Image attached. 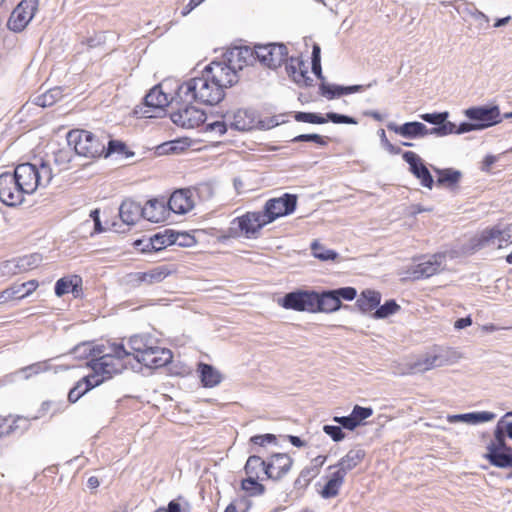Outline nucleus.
<instances>
[{
	"mask_svg": "<svg viewBox=\"0 0 512 512\" xmlns=\"http://www.w3.org/2000/svg\"><path fill=\"white\" fill-rule=\"evenodd\" d=\"M345 476L336 471L331 475V478L324 485L321 496L325 499L333 498L338 495L339 488L344 482Z\"/></svg>",
	"mask_w": 512,
	"mask_h": 512,
	"instance_id": "nucleus-44",
	"label": "nucleus"
},
{
	"mask_svg": "<svg viewBox=\"0 0 512 512\" xmlns=\"http://www.w3.org/2000/svg\"><path fill=\"white\" fill-rule=\"evenodd\" d=\"M318 474V470L309 464L301 470L299 476L295 480V486L306 487L316 476H318Z\"/></svg>",
	"mask_w": 512,
	"mask_h": 512,
	"instance_id": "nucleus-55",
	"label": "nucleus"
},
{
	"mask_svg": "<svg viewBox=\"0 0 512 512\" xmlns=\"http://www.w3.org/2000/svg\"><path fill=\"white\" fill-rule=\"evenodd\" d=\"M67 143L79 156L95 159L105 151V137L93 132L75 129L67 133Z\"/></svg>",
	"mask_w": 512,
	"mask_h": 512,
	"instance_id": "nucleus-4",
	"label": "nucleus"
},
{
	"mask_svg": "<svg viewBox=\"0 0 512 512\" xmlns=\"http://www.w3.org/2000/svg\"><path fill=\"white\" fill-rule=\"evenodd\" d=\"M381 302V294L374 290H364L356 301V305L363 313L377 309Z\"/></svg>",
	"mask_w": 512,
	"mask_h": 512,
	"instance_id": "nucleus-39",
	"label": "nucleus"
},
{
	"mask_svg": "<svg viewBox=\"0 0 512 512\" xmlns=\"http://www.w3.org/2000/svg\"><path fill=\"white\" fill-rule=\"evenodd\" d=\"M339 89H341V85L330 84L327 82H321L319 85L321 96L327 98L328 100L340 97L341 93Z\"/></svg>",
	"mask_w": 512,
	"mask_h": 512,
	"instance_id": "nucleus-56",
	"label": "nucleus"
},
{
	"mask_svg": "<svg viewBox=\"0 0 512 512\" xmlns=\"http://www.w3.org/2000/svg\"><path fill=\"white\" fill-rule=\"evenodd\" d=\"M174 237L176 241L174 245L180 247H191L195 244V238L186 232H176L173 230Z\"/></svg>",
	"mask_w": 512,
	"mask_h": 512,
	"instance_id": "nucleus-59",
	"label": "nucleus"
},
{
	"mask_svg": "<svg viewBox=\"0 0 512 512\" xmlns=\"http://www.w3.org/2000/svg\"><path fill=\"white\" fill-rule=\"evenodd\" d=\"M112 154H118L123 156L124 158H129L134 155V152L129 151L124 142L111 139L108 141L107 146H105V151L102 156L107 158Z\"/></svg>",
	"mask_w": 512,
	"mask_h": 512,
	"instance_id": "nucleus-48",
	"label": "nucleus"
},
{
	"mask_svg": "<svg viewBox=\"0 0 512 512\" xmlns=\"http://www.w3.org/2000/svg\"><path fill=\"white\" fill-rule=\"evenodd\" d=\"M180 143V141L165 142L157 147V153L159 155L177 153L179 150L183 149V147L179 146Z\"/></svg>",
	"mask_w": 512,
	"mask_h": 512,
	"instance_id": "nucleus-62",
	"label": "nucleus"
},
{
	"mask_svg": "<svg viewBox=\"0 0 512 512\" xmlns=\"http://www.w3.org/2000/svg\"><path fill=\"white\" fill-rule=\"evenodd\" d=\"M484 455L488 462L497 468H512V447L506 441L492 439L486 447Z\"/></svg>",
	"mask_w": 512,
	"mask_h": 512,
	"instance_id": "nucleus-14",
	"label": "nucleus"
},
{
	"mask_svg": "<svg viewBox=\"0 0 512 512\" xmlns=\"http://www.w3.org/2000/svg\"><path fill=\"white\" fill-rule=\"evenodd\" d=\"M231 224L237 225L236 228L234 226L229 228L231 236L237 235V230H240L246 235V237H250L260 231L268 224V222H266V217L263 211H255L247 212L246 214L235 218Z\"/></svg>",
	"mask_w": 512,
	"mask_h": 512,
	"instance_id": "nucleus-13",
	"label": "nucleus"
},
{
	"mask_svg": "<svg viewBox=\"0 0 512 512\" xmlns=\"http://www.w3.org/2000/svg\"><path fill=\"white\" fill-rule=\"evenodd\" d=\"M294 118L297 122L311 123V124H324L331 121L335 124H353L356 125L358 121L351 116L339 114L336 112H328L325 116L313 112H296Z\"/></svg>",
	"mask_w": 512,
	"mask_h": 512,
	"instance_id": "nucleus-15",
	"label": "nucleus"
},
{
	"mask_svg": "<svg viewBox=\"0 0 512 512\" xmlns=\"http://www.w3.org/2000/svg\"><path fill=\"white\" fill-rule=\"evenodd\" d=\"M365 455V451L361 448L351 449L338 461L337 464L330 466L329 469L337 467V471L345 476L349 471L354 469L363 461Z\"/></svg>",
	"mask_w": 512,
	"mask_h": 512,
	"instance_id": "nucleus-34",
	"label": "nucleus"
},
{
	"mask_svg": "<svg viewBox=\"0 0 512 512\" xmlns=\"http://www.w3.org/2000/svg\"><path fill=\"white\" fill-rule=\"evenodd\" d=\"M173 230L166 229L164 232L156 233L152 236L155 245V252L161 251L168 246L174 245Z\"/></svg>",
	"mask_w": 512,
	"mask_h": 512,
	"instance_id": "nucleus-50",
	"label": "nucleus"
},
{
	"mask_svg": "<svg viewBox=\"0 0 512 512\" xmlns=\"http://www.w3.org/2000/svg\"><path fill=\"white\" fill-rule=\"evenodd\" d=\"M387 128L388 130L393 131L396 134L407 139H416L430 135L428 133L427 126L422 122L418 121L406 122L402 125H397L394 122H389L387 124Z\"/></svg>",
	"mask_w": 512,
	"mask_h": 512,
	"instance_id": "nucleus-25",
	"label": "nucleus"
},
{
	"mask_svg": "<svg viewBox=\"0 0 512 512\" xmlns=\"http://www.w3.org/2000/svg\"><path fill=\"white\" fill-rule=\"evenodd\" d=\"M119 216L123 223L134 225L143 218L142 206L133 200H124L119 207Z\"/></svg>",
	"mask_w": 512,
	"mask_h": 512,
	"instance_id": "nucleus-35",
	"label": "nucleus"
},
{
	"mask_svg": "<svg viewBox=\"0 0 512 512\" xmlns=\"http://www.w3.org/2000/svg\"><path fill=\"white\" fill-rule=\"evenodd\" d=\"M38 287L36 280H30L21 284H16L10 287L15 291V299H22L29 296Z\"/></svg>",
	"mask_w": 512,
	"mask_h": 512,
	"instance_id": "nucleus-54",
	"label": "nucleus"
},
{
	"mask_svg": "<svg viewBox=\"0 0 512 512\" xmlns=\"http://www.w3.org/2000/svg\"><path fill=\"white\" fill-rule=\"evenodd\" d=\"M399 309L400 306L396 303L395 300H387L383 305L379 304L378 308L373 313V317L375 319H384L394 314Z\"/></svg>",
	"mask_w": 512,
	"mask_h": 512,
	"instance_id": "nucleus-53",
	"label": "nucleus"
},
{
	"mask_svg": "<svg viewBox=\"0 0 512 512\" xmlns=\"http://www.w3.org/2000/svg\"><path fill=\"white\" fill-rule=\"evenodd\" d=\"M172 103L168 95L162 90V86H154L144 97L142 106H138L135 110L136 114L141 113L142 117L152 118L158 117L159 114L164 112V108Z\"/></svg>",
	"mask_w": 512,
	"mask_h": 512,
	"instance_id": "nucleus-7",
	"label": "nucleus"
},
{
	"mask_svg": "<svg viewBox=\"0 0 512 512\" xmlns=\"http://www.w3.org/2000/svg\"><path fill=\"white\" fill-rule=\"evenodd\" d=\"M205 68L207 71H211L209 75L216 84H219L220 89L223 91L225 88L233 86L238 81L237 73L234 68L223 62H212Z\"/></svg>",
	"mask_w": 512,
	"mask_h": 512,
	"instance_id": "nucleus-17",
	"label": "nucleus"
},
{
	"mask_svg": "<svg viewBox=\"0 0 512 512\" xmlns=\"http://www.w3.org/2000/svg\"><path fill=\"white\" fill-rule=\"evenodd\" d=\"M312 254L315 258L321 261H328L338 258V253L334 250L327 249L325 246L320 244L318 241H313L311 244Z\"/></svg>",
	"mask_w": 512,
	"mask_h": 512,
	"instance_id": "nucleus-51",
	"label": "nucleus"
},
{
	"mask_svg": "<svg viewBox=\"0 0 512 512\" xmlns=\"http://www.w3.org/2000/svg\"><path fill=\"white\" fill-rule=\"evenodd\" d=\"M128 343L137 362L139 354L148 352V350L154 346L152 337L147 335H134L130 337Z\"/></svg>",
	"mask_w": 512,
	"mask_h": 512,
	"instance_id": "nucleus-43",
	"label": "nucleus"
},
{
	"mask_svg": "<svg viewBox=\"0 0 512 512\" xmlns=\"http://www.w3.org/2000/svg\"><path fill=\"white\" fill-rule=\"evenodd\" d=\"M201 383L204 387L212 388L222 381L221 373L212 365L200 362L198 364Z\"/></svg>",
	"mask_w": 512,
	"mask_h": 512,
	"instance_id": "nucleus-37",
	"label": "nucleus"
},
{
	"mask_svg": "<svg viewBox=\"0 0 512 512\" xmlns=\"http://www.w3.org/2000/svg\"><path fill=\"white\" fill-rule=\"evenodd\" d=\"M172 358L171 350L154 345L148 352L138 355V362L148 368H159L169 364Z\"/></svg>",
	"mask_w": 512,
	"mask_h": 512,
	"instance_id": "nucleus-21",
	"label": "nucleus"
},
{
	"mask_svg": "<svg viewBox=\"0 0 512 512\" xmlns=\"http://www.w3.org/2000/svg\"><path fill=\"white\" fill-rule=\"evenodd\" d=\"M293 459L286 453H275L267 461L266 478L280 480L291 469Z\"/></svg>",
	"mask_w": 512,
	"mask_h": 512,
	"instance_id": "nucleus-18",
	"label": "nucleus"
},
{
	"mask_svg": "<svg viewBox=\"0 0 512 512\" xmlns=\"http://www.w3.org/2000/svg\"><path fill=\"white\" fill-rule=\"evenodd\" d=\"M27 194L33 193L38 187L36 177V164L22 163L16 166L12 173Z\"/></svg>",
	"mask_w": 512,
	"mask_h": 512,
	"instance_id": "nucleus-23",
	"label": "nucleus"
},
{
	"mask_svg": "<svg viewBox=\"0 0 512 512\" xmlns=\"http://www.w3.org/2000/svg\"><path fill=\"white\" fill-rule=\"evenodd\" d=\"M104 352L103 345L92 346L89 342H83L76 345L72 350L71 354L78 359L96 358L98 355Z\"/></svg>",
	"mask_w": 512,
	"mask_h": 512,
	"instance_id": "nucleus-42",
	"label": "nucleus"
},
{
	"mask_svg": "<svg viewBox=\"0 0 512 512\" xmlns=\"http://www.w3.org/2000/svg\"><path fill=\"white\" fill-rule=\"evenodd\" d=\"M267 461L263 460L259 455H250L244 466V471L247 476L262 478L260 475L263 473L266 476Z\"/></svg>",
	"mask_w": 512,
	"mask_h": 512,
	"instance_id": "nucleus-41",
	"label": "nucleus"
},
{
	"mask_svg": "<svg viewBox=\"0 0 512 512\" xmlns=\"http://www.w3.org/2000/svg\"><path fill=\"white\" fill-rule=\"evenodd\" d=\"M292 142H314L320 146H326L328 143V138L321 136L319 134H300L294 137Z\"/></svg>",
	"mask_w": 512,
	"mask_h": 512,
	"instance_id": "nucleus-57",
	"label": "nucleus"
},
{
	"mask_svg": "<svg viewBox=\"0 0 512 512\" xmlns=\"http://www.w3.org/2000/svg\"><path fill=\"white\" fill-rule=\"evenodd\" d=\"M496 418V414L489 411H477L469 412L464 414H453L447 416L449 423L463 422L470 425H476L479 423H485L492 421Z\"/></svg>",
	"mask_w": 512,
	"mask_h": 512,
	"instance_id": "nucleus-33",
	"label": "nucleus"
},
{
	"mask_svg": "<svg viewBox=\"0 0 512 512\" xmlns=\"http://www.w3.org/2000/svg\"><path fill=\"white\" fill-rule=\"evenodd\" d=\"M277 438L274 434H263V435H254L250 438V442L254 446H265L266 444L276 443Z\"/></svg>",
	"mask_w": 512,
	"mask_h": 512,
	"instance_id": "nucleus-63",
	"label": "nucleus"
},
{
	"mask_svg": "<svg viewBox=\"0 0 512 512\" xmlns=\"http://www.w3.org/2000/svg\"><path fill=\"white\" fill-rule=\"evenodd\" d=\"M53 178V171L50 164L41 160L40 164H36V177L39 187H46Z\"/></svg>",
	"mask_w": 512,
	"mask_h": 512,
	"instance_id": "nucleus-49",
	"label": "nucleus"
},
{
	"mask_svg": "<svg viewBox=\"0 0 512 512\" xmlns=\"http://www.w3.org/2000/svg\"><path fill=\"white\" fill-rule=\"evenodd\" d=\"M263 479L247 476L241 481V489L250 497L261 496L265 492V486L259 480Z\"/></svg>",
	"mask_w": 512,
	"mask_h": 512,
	"instance_id": "nucleus-46",
	"label": "nucleus"
},
{
	"mask_svg": "<svg viewBox=\"0 0 512 512\" xmlns=\"http://www.w3.org/2000/svg\"><path fill=\"white\" fill-rule=\"evenodd\" d=\"M445 260L446 256L443 253L415 258L413 263L400 273L402 281L429 278L443 270Z\"/></svg>",
	"mask_w": 512,
	"mask_h": 512,
	"instance_id": "nucleus-5",
	"label": "nucleus"
},
{
	"mask_svg": "<svg viewBox=\"0 0 512 512\" xmlns=\"http://www.w3.org/2000/svg\"><path fill=\"white\" fill-rule=\"evenodd\" d=\"M63 97L62 89L54 87L34 98V103L40 107H50Z\"/></svg>",
	"mask_w": 512,
	"mask_h": 512,
	"instance_id": "nucleus-45",
	"label": "nucleus"
},
{
	"mask_svg": "<svg viewBox=\"0 0 512 512\" xmlns=\"http://www.w3.org/2000/svg\"><path fill=\"white\" fill-rule=\"evenodd\" d=\"M433 170L438 175L436 181L437 186L453 189L462 178V172L453 168L440 169L433 167Z\"/></svg>",
	"mask_w": 512,
	"mask_h": 512,
	"instance_id": "nucleus-36",
	"label": "nucleus"
},
{
	"mask_svg": "<svg viewBox=\"0 0 512 512\" xmlns=\"http://www.w3.org/2000/svg\"><path fill=\"white\" fill-rule=\"evenodd\" d=\"M512 440V411L506 412L497 422L494 429V439L506 441Z\"/></svg>",
	"mask_w": 512,
	"mask_h": 512,
	"instance_id": "nucleus-40",
	"label": "nucleus"
},
{
	"mask_svg": "<svg viewBox=\"0 0 512 512\" xmlns=\"http://www.w3.org/2000/svg\"><path fill=\"white\" fill-rule=\"evenodd\" d=\"M464 114L470 121H474L478 130H483L502 122L500 108L497 105L470 107L465 110Z\"/></svg>",
	"mask_w": 512,
	"mask_h": 512,
	"instance_id": "nucleus-9",
	"label": "nucleus"
},
{
	"mask_svg": "<svg viewBox=\"0 0 512 512\" xmlns=\"http://www.w3.org/2000/svg\"><path fill=\"white\" fill-rule=\"evenodd\" d=\"M170 212L186 214L194 207L192 191L190 189H179L174 191L167 201Z\"/></svg>",
	"mask_w": 512,
	"mask_h": 512,
	"instance_id": "nucleus-26",
	"label": "nucleus"
},
{
	"mask_svg": "<svg viewBox=\"0 0 512 512\" xmlns=\"http://www.w3.org/2000/svg\"><path fill=\"white\" fill-rule=\"evenodd\" d=\"M285 63L286 71L294 82L297 84L304 83L306 86L311 85L312 79L307 75V67L300 57H290Z\"/></svg>",
	"mask_w": 512,
	"mask_h": 512,
	"instance_id": "nucleus-29",
	"label": "nucleus"
},
{
	"mask_svg": "<svg viewBox=\"0 0 512 512\" xmlns=\"http://www.w3.org/2000/svg\"><path fill=\"white\" fill-rule=\"evenodd\" d=\"M172 103L178 105L176 110L170 114V119L174 124L182 128H195L204 123L206 114L192 105L193 102H184L181 99L176 100V95L172 97Z\"/></svg>",
	"mask_w": 512,
	"mask_h": 512,
	"instance_id": "nucleus-6",
	"label": "nucleus"
},
{
	"mask_svg": "<svg viewBox=\"0 0 512 512\" xmlns=\"http://www.w3.org/2000/svg\"><path fill=\"white\" fill-rule=\"evenodd\" d=\"M82 285V278L78 275L62 277L56 281L54 291L58 297L67 293L78 294V288Z\"/></svg>",
	"mask_w": 512,
	"mask_h": 512,
	"instance_id": "nucleus-38",
	"label": "nucleus"
},
{
	"mask_svg": "<svg viewBox=\"0 0 512 512\" xmlns=\"http://www.w3.org/2000/svg\"><path fill=\"white\" fill-rule=\"evenodd\" d=\"M130 355L122 343H114L109 347V351L92 358L87 365L92 369L91 376H96L94 380L102 379V383L120 374L125 368L124 359Z\"/></svg>",
	"mask_w": 512,
	"mask_h": 512,
	"instance_id": "nucleus-2",
	"label": "nucleus"
},
{
	"mask_svg": "<svg viewBox=\"0 0 512 512\" xmlns=\"http://www.w3.org/2000/svg\"><path fill=\"white\" fill-rule=\"evenodd\" d=\"M48 369H49V366L47 365V362L44 361V362H37V363L31 364L27 367L22 368L20 371L27 373L25 375V378H29L32 375H37L41 372L47 371Z\"/></svg>",
	"mask_w": 512,
	"mask_h": 512,
	"instance_id": "nucleus-61",
	"label": "nucleus"
},
{
	"mask_svg": "<svg viewBox=\"0 0 512 512\" xmlns=\"http://www.w3.org/2000/svg\"><path fill=\"white\" fill-rule=\"evenodd\" d=\"M474 22L476 23V28L481 31V30H485L489 27V17L484 14L482 11L480 10H476L474 11V14L472 15L471 17Z\"/></svg>",
	"mask_w": 512,
	"mask_h": 512,
	"instance_id": "nucleus-64",
	"label": "nucleus"
},
{
	"mask_svg": "<svg viewBox=\"0 0 512 512\" xmlns=\"http://www.w3.org/2000/svg\"><path fill=\"white\" fill-rule=\"evenodd\" d=\"M443 4L446 5V3ZM447 5H452L455 11L462 16L464 21L467 20V17H472L474 11L477 10L474 3L466 0H454L453 2H448Z\"/></svg>",
	"mask_w": 512,
	"mask_h": 512,
	"instance_id": "nucleus-52",
	"label": "nucleus"
},
{
	"mask_svg": "<svg viewBox=\"0 0 512 512\" xmlns=\"http://www.w3.org/2000/svg\"><path fill=\"white\" fill-rule=\"evenodd\" d=\"M211 71L203 69L200 76L180 84L176 90V100L198 102L204 105H216L224 98V92L209 75Z\"/></svg>",
	"mask_w": 512,
	"mask_h": 512,
	"instance_id": "nucleus-1",
	"label": "nucleus"
},
{
	"mask_svg": "<svg viewBox=\"0 0 512 512\" xmlns=\"http://www.w3.org/2000/svg\"><path fill=\"white\" fill-rule=\"evenodd\" d=\"M419 117L423 121L435 126L433 128H428V133L430 135H435L437 137L447 136L454 127V123L447 120L449 117V113L447 111L424 113L419 115Z\"/></svg>",
	"mask_w": 512,
	"mask_h": 512,
	"instance_id": "nucleus-19",
	"label": "nucleus"
},
{
	"mask_svg": "<svg viewBox=\"0 0 512 512\" xmlns=\"http://www.w3.org/2000/svg\"><path fill=\"white\" fill-rule=\"evenodd\" d=\"M512 242V224L507 225L504 228L495 226L490 229L484 230L479 238L477 246L483 248L490 245H497L498 248H502L503 243L508 244Z\"/></svg>",
	"mask_w": 512,
	"mask_h": 512,
	"instance_id": "nucleus-16",
	"label": "nucleus"
},
{
	"mask_svg": "<svg viewBox=\"0 0 512 512\" xmlns=\"http://www.w3.org/2000/svg\"><path fill=\"white\" fill-rule=\"evenodd\" d=\"M446 358L437 353H426L415 360L410 368L414 373H423L446 364Z\"/></svg>",
	"mask_w": 512,
	"mask_h": 512,
	"instance_id": "nucleus-31",
	"label": "nucleus"
},
{
	"mask_svg": "<svg viewBox=\"0 0 512 512\" xmlns=\"http://www.w3.org/2000/svg\"><path fill=\"white\" fill-rule=\"evenodd\" d=\"M170 274L167 266H158L146 272H136L129 275V281L135 285L142 283L151 285L163 281Z\"/></svg>",
	"mask_w": 512,
	"mask_h": 512,
	"instance_id": "nucleus-28",
	"label": "nucleus"
},
{
	"mask_svg": "<svg viewBox=\"0 0 512 512\" xmlns=\"http://www.w3.org/2000/svg\"><path fill=\"white\" fill-rule=\"evenodd\" d=\"M142 210L143 218L153 223L165 221L170 214L167 201L164 197L148 200L146 204L142 206Z\"/></svg>",
	"mask_w": 512,
	"mask_h": 512,
	"instance_id": "nucleus-22",
	"label": "nucleus"
},
{
	"mask_svg": "<svg viewBox=\"0 0 512 512\" xmlns=\"http://www.w3.org/2000/svg\"><path fill=\"white\" fill-rule=\"evenodd\" d=\"M246 64L257 60L269 69H277L288 60V49L283 43L257 44L253 48L244 47L238 52Z\"/></svg>",
	"mask_w": 512,
	"mask_h": 512,
	"instance_id": "nucleus-3",
	"label": "nucleus"
},
{
	"mask_svg": "<svg viewBox=\"0 0 512 512\" xmlns=\"http://www.w3.org/2000/svg\"><path fill=\"white\" fill-rule=\"evenodd\" d=\"M373 414V409L371 407H362L359 405H355L351 416L354 421L357 422V427L362 423L363 420L369 418Z\"/></svg>",
	"mask_w": 512,
	"mask_h": 512,
	"instance_id": "nucleus-58",
	"label": "nucleus"
},
{
	"mask_svg": "<svg viewBox=\"0 0 512 512\" xmlns=\"http://www.w3.org/2000/svg\"><path fill=\"white\" fill-rule=\"evenodd\" d=\"M96 376L90 374L84 376L69 390L68 401L71 404L76 403L83 395L89 392L91 389L102 384V379L94 380Z\"/></svg>",
	"mask_w": 512,
	"mask_h": 512,
	"instance_id": "nucleus-32",
	"label": "nucleus"
},
{
	"mask_svg": "<svg viewBox=\"0 0 512 512\" xmlns=\"http://www.w3.org/2000/svg\"><path fill=\"white\" fill-rule=\"evenodd\" d=\"M323 431L335 442H340L345 438V433L338 425H324Z\"/></svg>",
	"mask_w": 512,
	"mask_h": 512,
	"instance_id": "nucleus-60",
	"label": "nucleus"
},
{
	"mask_svg": "<svg viewBox=\"0 0 512 512\" xmlns=\"http://www.w3.org/2000/svg\"><path fill=\"white\" fill-rule=\"evenodd\" d=\"M31 419L24 416L0 417V439L21 435L30 428Z\"/></svg>",
	"mask_w": 512,
	"mask_h": 512,
	"instance_id": "nucleus-20",
	"label": "nucleus"
},
{
	"mask_svg": "<svg viewBox=\"0 0 512 512\" xmlns=\"http://www.w3.org/2000/svg\"><path fill=\"white\" fill-rule=\"evenodd\" d=\"M342 303L337 298L336 293L333 290H325L322 292L316 291L315 299V313L324 312L331 313L340 309Z\"/></svg>",
	"mask_w": 512,
	"mask_h": 512,
	"instance_id": "nucleus-30",
	"label": "nucleus"
},
{
	"mask_svg": "<svg viewBox=\"0 0 512 512\" xmlns=\"http://www.w3.org/2000/svg\"><path fill=\"white\" fill-rule=\"evenodd\" d=\"M297 206V196L290 193H285L279 198L269 199L263 209L266 217V222L272 223L277 218L290 215L293 213Z\"/></svg>",
	"mask_w": 512,
	"mask_h": 512,
	"instance_id": "nucleus-8",
	"label": "nucleus"
},
{
	"mask_svg": "<svg viewBox=\"0 0 512 512\" xmlns=\"http://www.w3.org/2000/svg\"><path fill=\"white\" fill-rule=\"evenodd\" d=\"M39 260L38 255L25 256L18 259L6 260L0 263V277H10L26 271Z\"/></svg>",
	"mask_w": 512,
	"mask_h": 512,
	"instance_id": "nucleus-27",
	"label": "nucleus"
},
{
	"mask_svg": "<svg viewBox=\"0 0 512 512\" xmlns=\"http://www.w3.org/2000/svg\"><path fill=\"white\" fill-rule=\"evenodd\" d=\"M316 291L297 289L284 295L280 305L285 309L315 313Z\"/></svg>",
	"mask_w": 512,
	"mask_h": 512,
	"instance_id": "nucleus-12",
	"label": "nucleus"
},
{
	"mask_svg": "<svg viewBox=\"0 0 512 512\" xmlns=\"http://www.w3.org/2000/svg\"><path fill=\"white\" fill-rule=\"evenodd\" d=\"M39 0H22L12 11L7 26L13 32L23 31L35 16Z\"/></svg>",
	"mask_w": 512,
	"mask_h": 512,
	"instance_id": "nucleus-11",
	"label": "nucleus"
},
{
	"mask_svg": "<svg viewBox=\"0 0 512 512\" xmlns=\"http://www.w3.org/2000/svg\"><path fill=\"white\" fill-rule=\"evenodd\" d=\"M402 157L404 161L409 164V170L415 177L427 169L420 156L415 152L405 151Z\"/></svg>",
	"mask_w": 512,
	"mask_h": 512,
	"instance_id": "nucleus-47",
	"label": "nucleus"
},
{
	"mask_svg": "<svg viewBox=\"0 0 512 512\" xmlns=\"http://www.w3.org/2000/svg\"><path fill=\"white\" fill-rule=\"evenodd\" d=\"M225 117L228 118L230 127L238 131H250L258 124L255 111L249 109H238Z\"/></svg>",
	"mask_w": 512,
	"mask_h": 512,
	"instance_id": "nucleus-24",
	"label": "nucleus"
},
{
	"mask_svg": "<svg viewBox=\"0 0 512 512\" xmlns=\"http://www.w3.org/2000/svg\"><path fill=\"white\" fill-rule=\"evenodd\" d=\"M27 194L10 172L0 174V201L6 206H16L23 202Z\"/></svg>",
	"mask_w": 512,
	"mask_h": 512,
	"instance_id": "nucleus-10",
	"label": "nucleus"
}]
</instances>
